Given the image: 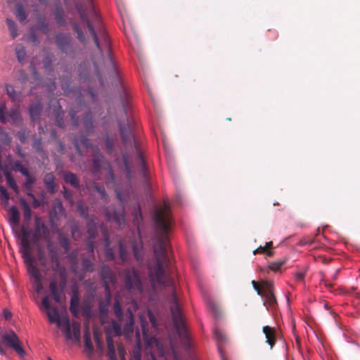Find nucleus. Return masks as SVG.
Here are the masks:
<instances>
[{"label": "nucleus", "instance_id": "0eeeda50", "mask_svg": "<svg viewBox=\"0 0 360 360\" xmlns=\"http://www.w3.org/2000/svg\"><path fill=\"white\" fill-rule=\"evenodd\" d=\"M101 276L103 279V286L105 289V299L108 303L111 300L110 284H115L117 278L115 272L107 264H103L101 269Z\"/></svg>", "mask_w": 360, "mask_h": 360}, {"label": "nucleus", "instance_id": "4be33fe9", "mask_svg": "<svg viewBox=\"0 0 360 360\" xmlns=\"http://www.w3.org/2000/svg\"><path fill=\"white\" fill-rule=\"evenodd\" d=\"M125 316L127 319V322L124 327V330L125 332H132L134 319V314L131 309H127Z\"/></svg>", "mask_w": 360, "mask_h": 360}, {"label": "nucleus", "instance_id": "79ce46f5", "mask_svg": "<svg viewBox=\"0 0 360 360\" xmlns=\"http://www.w3.org/2000/svg\"><path fill=\"white\" fill-rule=\"evenodd\" d=\"M15 51H16V56H17L18 60L20 63H23L25 61V58H26V51L25 50V47L21 46L19 49H16Z\"/></svg>", "mask_w": 360, "mask_h": 360}, {"label": "nucleus", "instance_id": "e2e57ef3", "mask_svg": "<svg viewBox=\"0 0 360 360\" xmlns=\"http://www.w3.org/2000/svg\"><path fill=\"white\" fill-rule=\"evenodd\" d=\"M265 252H266V247H264V246H259V248H257V249H255L253 251L254 255L264 254Z\"/></svg>", "mask_w": 360, "mask_h": 360}, {"label": "nucleus", "instance_id": "bb28decb", "mask_svg": "<svg viewBox=\"0 0 360 360\" xmlns=\"http://www.w3.org/2000/svg\"><path fill=\"white\" fill-rule=\"evenodd\" d=\"M260 285L264 294H269L274 292V284L272 282L267 280H262L260 281Z\"/></svg>", "mask_w": 360, "mask_h": 360}, {"label": "nucleus", "instance_id": "2f4dec72", "mask_svg": "<svg viewBox=\"0 0 360 360\" xmlns=\"http://www.w3.org/2000/svg\"><path fill=\"white\" fill-rule=\"evenodd\" d=\"M87 232L89 235L90 238H95L97 233V228L94 219H91L89 221L87 224Z\"/></svg>", "mask_w": 360, "mask_h": 360}, {"label": "nucleus", "instance_id": "37998d69", "mask_svg": "<svg viewBox=\"0 0 360 360\" xmlns=\"http://www.w3.org/2000/svg\"><path fill=\"white\" fill-rule=\"evenodd\" d=\"M5 89L6 94L12 100L17 98L18 95L13 85L7 84H6Z\"/></svg>", "mask_w": 360, "mask_h": 360}, {"label": "nucleus", "instance_id": "f704fd0d", "mask_svg": "<svg viewBox=\"0 0 360 360\" xmlns=\"http://www.w3.org/2000/svg\"><path fill=\"white\" fill-rule=\"evenodd\" d=\"M82 270L84 272H92L94 271V264L88 258H84L82 262Z\"/></svg>", "mask_w": 360, "mask_h": 360}, {"label": "nucleus", "instance_id": "69168bd1", "mask_svg": "<svg viewBox=\"0 0 360 360\" xmlns=\"http://www.w3.org/2000/svg\"><path fill=\"white\" fill-rule=\"evenodd\" d=\"M304 276H305L304 273L297 272L295 274V280L297 281H302L304 280Z\"/></svg>", "mask_w": 360, "mask_h": 360}, {"label": "nucleus", "instance_id": "a878e982", "mask_svg": "<svg viewBox=\"0 0 360 360\" xmlns=\"http://www.w3.org/2000/svg\"><path fill=\"white\" fill-rule=\"evenodd\" d=\"M84 125L88 133L91 132L94 128L92 115L90 111L85 113L84 117Z\"/></svg>", "mask_w": 360, "mask_h": 360}, {"label": "nucleus", "instance_id": "c85d7f7f", "mask_svg": "<svg viewBox=\"0 0 360 360\" xmlns=\"http://www.w3.org/2000/svg\"><path fill=\"white\" fill-rule=\"evenodd\" d=\"M5 177L7 181V184L9 185V186L16 193H18V186L15 183V181L12 176V174L9 172H5Z\"/></svg>", "mask_w": 360, "mask_h": 360}, {"label": "nucleus", "instance_id": "4c0bfd02", "mask_svg": "<svg viewBox=\"0 0 360 360\" xmlns=\"http://www.w3.org/2000/svg\"><path fill=\"white\" fill-rule=\"evenodd\" d=\"M113 311L116 317L120 321L123 318V312L120 302L116 300L113 304Z\"/></svg>", "mask_w": 360, "mask_h": 360}, {"label": "nucleus", "instance_id": "0e129e2a", "mask_svg": "<svg viewBox=\"0 0 360 360\" xmlns=\"http://www.w3.org/2000/svg\"><path fill=\"white\" fill-rule=\"evenodd\" d=\"M45 257H46L45 253L43 251V250L41 248H38V250H37V258H38V259L39 260L44 259Z\"/></svg>", "mask_w": 360, "mask_h": 360}, {"label": "nucleus", "instance_id": "dca6fc26", "mask_svg": "<svg viewBox=\"0 0 360 360\" xmlns=\"http://www.w3.org/2000/svg\"><path fill=\"white\" fill-rule=\"evenodd\" d=\"M264 300V305L266 307L267 309H275L277 306L276 298L274 292L263 294L261 295Z\"/></svg>", "mask_w": 360, "mask_h": 360}, {"label": "nucleus", "instance_id": "a18cd8bd", "mask_svg": "<svg viewBox=\"0 0 360 360\" xmlns=\"http://www.w3.org/2000/svg\"><path fill=\"white\" fill-rule=\"evenodd\" d=\"M213 335L216 340L219 342H224L226 340V337L224 333L217 328H215L213 330Z\"/></svg>", "mask_w": 360, "mask_h": 360}, {"label": "nucleus", "instance_id": "c9c22d12", "mask_svg": "<svg viewBox=\"0 0 360 360\" xmlns=\"http://www.w3.org/2000/svg\"><path fill=\"white\" fill-rule=\"evenodd\" d=\"M285 260H279V261H276V262H271L268 265L266 271L267 272L269 271V270H271L273 271H277L285 264Z\"/></svg>", "mask_w": 360, "mask_h": 360}, {"label": "nucleus", "instance_id": "f8f14e48", "mask_svg": "<svg viewBox=\"0 0 360 360\" xmlns=\"http://www.w3.org/2000/svg\"><path fill=\"white\" fill-rule=\"evenodd\" d=\"M19 250L25 263H30L32 261H34V258L31 255V244L29 240H20Z\"/></svg>", "mask_w": 360, "mask_h": 360}, {"label": "nucleus", "instance_id": "c03bdc74", "mask_svg": "<svg viewBox=\"0 0 360 360\" xmlns=\"http://www.w3.org/2000/svg\"><path fill=\"white\" fill-rule=\"evenodd\" d=\"M32 147L38 153H44L41 139H37L33 141Z\"/></svg>", "mask_w": 360, "mask_h": 360}, {"label": "nucleus", "instance_id": "5701e85b", "mask_svg": "<svg viewBox=\"0 0 360 360\" xmlns=\"http://www.w3.org/2000/svg\"><path fill=\"white\" fill-rule=\"evenodd\" d=\"M105 214L108 217V219H114L119 225H121L124 222V212H117V211H114L113 214H111L110 210H105Z\"/></svg>", "mask_w": 360, "mask_h": 360}, {"label": "nucleus", "instance_id": "7c9ffc66", "mask_svg": "<svg viewBox=\"0 0 360 360\" xmlns=\"http://www.w3.org/2000/svg\"><path fill=\"white\" fill-rule=\"evenodd\" d=\"M15 10H16V17L18 19V20L20 22L25 21L27 18V14L24 10L23 6L21 4H18L15 6Z\"/></svg>", "mask_w": 360, "mask_h": 360}, {"label": "nucleus", "instance_id": "338daca9", "mask_svg": "<svg viewBox=\"0 0 360 360\" xmlns=\"http://www.w3.org/2000/svg\"><path fill=\"white\" fill-rule=\"evenodd\" d=\"M53 209L54 210H58L59 212H62L64 211V208H63V204H62V202L60 201H59L57 203H56Z\"/></svg>", "mask_w": 360, "mask_h": 360}, {"label": "nucleus", "instance_id": "412c9836", "mask_svg": "<svg viewBox=\"0 0 360 360\" xmlns=\"http://www.w3.org/2000/svg\"><path fill=\"white\" fill-rule=\"evenodd\" d=\"M25 264L27 266V271L34 281L42 278L39 269L34 264V261Z\"/></svg>", "mask_w": 360, "mask_h": 360}, {"label": "nucleus", "instance_id": "b1692460", "mask_svg": "<svg viewBox=\"0 0 360 360\" xmlns=\"http://www.w3.org/2000/svg\"><path fill=\"white\" fill-rule=\"evenodd\" d=\"M37 28L43 33L47 34L49 32V23L45 17L39 16L37 18Z\"/></svg>", "mask_w": 360, "mask_h": 360}, {"label": "nucleus", "instance_id": "a211bd4d", "mask_svg": "<svg viewBox=\"0 0 360 360\" xmlns=\"http://www.w3.org/2000/svg\"><path fill=\"white\" fill-rule=\"evenodd\" d=\"M63 179L65 183L70 184L75 188H79V181L77 176L71 172H67L63 175Z\"/></svg>", "mask_w": 360, "mask_h": 360}, {"label": "nucleus", "instance_id": "8fccbe9b", "mask_svg": "<svg viewBox=\"0 0 360 360\" xmlns=\"http://www.w3.org/2000/svg\"><path fill=\"white\" fill-rule=\"evenodd\" d=\"M33 287L37 293H39L43 289L42 278L34 281Z\"/></svg>", "mask_w": 360, "mask_h": 360}, {"label": "nucleus", "instance_id": "72a5a7b5", "mask_svg": "<svg viewBox=\"0 0 360 360\" xmlns=\"http://www.w3.org/2000/svg\"><path fill=\"white\" fill-rule=\"evenodd\" d=\"M6 24H7V26L11 32V34L12 37L13 38L16 37L18 35V28H17V25H16L15 22L13 20L7 18Z\"/></svg>", "mask_w": 360, "mask_h": 360}, {"label": "nucleus", "instance_id": "1a4fd4ad", "mask_svg": "<svg viewBox=\"0 0 360 360\" xmlns=\"http://www.w3.org/2000/svg\"><path fill=\"white\" fill-rule=\"evenodd\" d=\"M49 233V229L45 225L41 218L36 217L34 219V231L33 233L34 243H38L43 238H46Z\"/></svg>", "mask_w": 360, "mask_h": 360}, {"label": "nucleus", "instance_id": "49530a36", "mask_svg": "<svg viewBox=\"0 0 360 360\" xmlns=\"http://www.w3.org/2000/svg\"><path fill=\"white\" fill-rule=\"evenodd\" d=\"M78 112L77 110H75V109H71L69 112L70 116L71 117L72 124L75 127H77L79 125V118L76 116L77 113Z\"/></svg>", "mask_w": 360, "mask_h": 360}, {"label": "nucleus", "instance_id": "423d86ee", "mask_svg": "<svg viewBox=\"0 0 360 360\" xmlns=\"http://www.w3.org/2000/svg\"><path fill=\"white\" fill-rule=\"evenodd\" d=\"M122 281L125 288L131 293L142 292V283L134 269L127 268L122 272Z\"/></svg>", "mask_w": 360, "mask_h": 360}, {"label": "nucleus", "instance_id": "09e8293b", "mask_svg": "<svg viewBox=\"0 0 360 360\" xmlns=\"http://www.w3.org/2000/svg\"><path fill=\"white\" fill-rule=\"evenodd\" d=\"M9 116L11 120L16 122L21 120V117L19 112L17 110H12L9 112Z\"/></svg>", "mask_w": 360, "mask_h": 360}, {"label": "nucleus", "instance_id": "aec40b11", "mask_svg": "<svg viewBox=\"0 0 360 360\" xmlns=\"http://www.w3.org/2000/svg\"><path fill=\"white\" fill-rule=\"evenodd\" d=\"M53 14L56 22L59 25H63L65 22V13L61 5L58 4L56 6Z\"/></svg>", "mask_w": 360, "mask_h": 360}, {"label": "nucleus", "instance_id": "f3484780", "mask_svg": "<svg viewBox=\"0 0 360 360\" xmlns=\"http://www.w3.org/2000/svg\"><path fill=\"white\" fill-rule=\"evenodd\" d=\"M42 110V104L37 101L30 104L29 113L32 120H37Z\"/></svg>", "mask_w": 360, "mask_h": 360}, {"label": "nucleus", "instance_id": "4d7b16f0", "mask_svg": "<svg viewBox=\"0 0 360 360\" xmlns=\"http://www.w3.org/2000/svg\"><path fill=\"white\" fill-rule=\"evenodd\" d=\"M21 233H22L21 240H29L30 233H29L27 229L25 226H22Z\"/></svg>", "mask_w": 360, "mask_h": 360}, {"label": "nucleus", "instance_id": "13d9d810", "mask_svg": "<svg viewBox=\"0 0 360 360\" xmlns=\"http://www.w3.org/2000/svg\"><path fill=\"white\" fill-rule=\"evenodd\" d=\"M208 304H209V307L212 309V312L216 316H217L219 313V309L218 306L212 302H210Z\"/></svg>", "mask_w": 360, "mask_h": 360}, {"label": "nucleus", "instance_id": "864d4df0", "mask_svg": "<svg viewBox=\"0 0 360 360\" xmlns=\"http://www.w3.org/2000/svg\"><path fill=\"white\" fill-rule=\"evenodd\" d=\"M27 195L32 198V205L34 208H37L40 206V202L37 200L32 192H27Z\"/></svg>", "mask_w": 360, "mask_h": 360}, {"label": "nucleus", "instance_id": "5fc2aeb1", "mask_svg": "<svg viewBox=\"0 0 360 360\" xmlns=\"http://www.w3.org/2000/svg\"><path fill=\"white\" fill-rule=\"evenodd\" d=\"M251 283H252V287L254 288L255 290L257 292V294L261 296L262 295L264 294L263 291H262V286L260 285V283H258L255 281H252Z\"/></svg>", "mask_w": 360, "mask_h": 360}, {"label": "nucleus", "instance_id": "bf43d9fd", "mask_svg": "<svg viewBox=\"0 0 360 360\" xmlns=\"http://www.w3.org/2000/svg\"><path fill=\"white\" fill-rule=\"evenodd\" d=\"M43 65L44 68L49 69L51 66V59L49 56H46L43 60Z\"/></svg>", "mask_w": 360, "mask_h": 360}, {"label": "nucleus", "instance_id": "ddd939ff", "mask_svg": "<svg viewBox=\"0 0 360 360\" xmlns=\"http://www.w3.org/2000/svg\"><path fill=\"white\" fill-rule=\"evenodd\" d=\"M79 290L77 286H74L72 288V296L70 299V310L72 315L75 317H77L79 314Z\"/></svg>", "mask_w": 360, "mask_h": 360}, {"label": "nucleus", "instance_id": "39448f33", "mask_svg": "<svg viewBox=\"0 0 360 360\" xmlns=\"http://www.w3.org/2000/svg\"><path fill=\"white\" fill-rule=\"evenodd\" d=\"M41 304L45 308L49 320L51 323H56L58 327L65 328V335L67 340L75 342L79 341L81 325L77 321H72L71 323L69 319L65 317L61 319L57 307H51L48 296L43 297Z\"/></svg>", "mask_w": 360, "mask_h": 360}, {"label": "nucleus", "instance_id": "473e14b6", "mask_svg": "<svg viewBox=\"0 0 360 360\" xmlns=\"http://www.w3.org/2000/svg\"><path fill=\"white\" fill-rule=\"evenodd\" d=\"M64 112L62 110L61 106H58V112L56 115L55 122L56 124L60 128H64L63 120Z\"/></svg>", "mask_w": 360, "mask_h": 360}, {"label": "nucleus", "instance_id": "6ab92c4d", "mask_svg": "<svg viewBox=\"0 0 360 360\" xmlns=\"http://www.w3.org/2000/svg\"><path fill=\"white\" fill-rule=\"evenodd\" d=\"M10 212V217H9V223L11 226L13 228L18 225L20 221V214L15 206H11L9 208Z\"/></svg>", "mask_w": 360, "mask_h": 360}, {"label": "nucleus", "instance_id": "7ed1b4c3", "mask_svg": "<svg viewBox=\"0 0 360 360\" xmlns=\"http://www.w3.org/2000/svg\"><path fill=\"white\" fill-rule=\"evenodd\" d=\"M81 22L71 21V27L80 43H85L91 37L95 45H112V40L103 26L91 0H84V4L77 3Z\"/></svg>", "mask_w": 360, "mask_h": 360}, {"label": "nucleus", "instance_id": "9d476101", "mask_svg": "<svg viewBox=\"0 0 360 360\" xmlns=\"http://www.w3.org/2000/svg\"><path fill=\"white\" fill-rule=\"evenodd\" d=\"M93 168L92 172L99 174L102 168H106L110 164L103 155L98 150H95L92 155Z\"/></svg>", "mask_w": 360, "mask_h": 360}, {"label": "nucleus", "instance_id": "e433bc0d", "mask_svg": "<svg viewBox=\"0 0 360 360\" xmlns=\"http://www.w3.org/2000/svg\"><path fill=\"white\" fill-rule=\"evenodd\" d=\"M95 191H96L101 196V198L104 201L108 202V196L105 192V188L103 186H99L97 184H94L93 186Z\"/></svg>", "mask_w": 360, "mask_h": 360}, {"label": "nucleus", "instance_id": "f03ea898", "mask_svg": "<svg viewBox=\"0 0 360 360\" xmlns=\"http://www.w3.org/2000/svg\"><path fill=\"white\" fill-rule=\"evenodd\" d=\"M96 57L93 58L94 66L96 69L101 64L106 70L109 78L112 83L120 89V96L123 112L127 117V123H122L119 121L120 133L122 137V143L126 149L131 150L122 153L123 162L125 167L127 176L129 179L131 178V167L130 159L134 158L136 163L141 169V174L147 181V167L143 158V155L139 146L134 139L132 133L131 127L129 124L128 117V110H129V95L127 91L124 86L116 63L113 59L112 51L111 46H96Z\"/></svg>", "mask_w": 360, "mask_h": 360}, {"label": "nucleus", "instance_id": "9b49d317", "mask_svg": "<svg viewBox=\"0 0 360 360\" xmlns=\"http://www.w3.org/2000/svg\"><path fill=\"white\" fill-rule=\"evenodd\" d=\"M101 231L102 233L103 237L104 238L105 243V258L108 260H114L115 258V255L113 252L112 248L110 247V236L108 234V231L107 228L102 224L101 226Z\"/></svg>", "mask_w": 360, "mask_h": 360}, {"label": "nucleus", "instance_id": "774afa93", "mask_svg": "<svg viewBox=\"0 0 360 360\" xmlns=\"http://www.w3.org/2000/svg\"><path fill=\"white\" fill-rule=\"evenodd\" d=\"M117 349H118V352H119V354H120V357L122 358V360H124V353H125V351H124V349L123 346L120 345L118 347Z\"/></svg>", "mask_w": 360, "mask_h": 360}, {"label": "nucleus", "instance_id": "052dcab7", "mask_svg": "<svg viewBox=\"0 0 360 360\" xmlns=\"http://www.w3.org/2000/svg\"><path fill=\"white\" fill-rule=\"evenodd\" d=\"M108 356L110 359L115 360L116 359L115 348L108 349Z\"/></svg>", "mask_w": 360, "mask_h": 360}, {"label": "nucleus", "instance_id": "603ef678", "mask_svg": "<svg viewBox=\"0 0 360 360\" xmlns=\"http://www.w3.org/2000/svg\"><path fill=\"white\" fill-rule=\"evenodd\" d=\"M108 172V180L109 182H113L115 180V176L113 173V170L110 164H108V167L105 168Z\"/></svg>", "mask_w": 360, "mask_h": 360}, {"label": "nucleus", "instance_id": "6e6d98bb", "mask_svg": "<svg viewBox=\"0 0 360 360\" xmlns=\"http://www.w3.org/2000/svg\"><path fill=\"white\" fill-rule=\"evenodd\" d=\"M0 198L1 200H3V199L9 200V198H10L9 194H8V191H6V189L3 186H1V185H0Z\"/></svg>", "mask_w": 360, "mask_h": 360}, {"label": "nucleus", "instance_id": "393cba45", "mask_svg": "<svg viewBox=\"0 0 360 360\" xmlns=\"http://www.w3.org/2000/svg\"><path fill=\"white\" fill-rule=\"evenodd\" d=\"M80 145H82L83 146H84L86 148L91 147V143H90L89 139L86 138V136H82L79 140L76 139L75 141V148H76L77 152L80 155H82V153H81V150L79 148Z\"/></svg>", "mask_w": 360, "mask_h": 360}, {"label": "nucleus", "instance_id": "ea45409f", "mask_svg": "<svg viewBox=\"0 0 360 360\" xmlns=\"http://www.w3.org/2000/svg\"><path fill=\"white\" fill-rule=\"evenodd\" d=\"M59 242L62 248L65 252L70 250V240L67 236L63 234L59 235Z\"/></svg>", "mask_w": 360, "mask_h": 360}, {"label": "nucleus", "instance_id": "680f3d73", "mask_svg": "<svg viewBox=\"0 0 360 360\" xmlns=\"http://www.w3.org/2000/svg\"><path fill=\"white\" fill-rule=\"evenodd\" d=\"M106 342H107L108 349H114L115 348V346H114V344H113V340H112V338L110 336H108L107 337Z\"/></svg>", "mask_w": 360, "mask_h": 360}, {"label": "nucleus", "instance_id": "cd10ccee", "mask_svg": "<svg viewBox=\"0 0 360 360\" xmlns=\"http://www.w3.org/2000/svg\"><path fill=\"white\" fill-rule=\"evenodd\" d=\"M26 177V180L24 182V186L27 192H32V185L36 181V178L34 176L30 175V172H27V175H24Z\"/></svg>", "mask_w": 360, "mask_h": 360}, {"label": "nucleus", "instance_id": "20e7f679", "mask_svg": "<svg viewBox=\"0 0 360 360\" xmlns=\"http://www.w3.org/2000/svg\"><path fill=\"white\" fill-rule=\"evenodd\" d=\"M47 250L51 262V269L58 274L60 281H58L56 276H53L49 282V290L54 301L61 304L65 299V289L67 285V274L65 268L60 265L59 255L56 248L51 245L50 239L48 240Z\"/></svg>", "mask_w": 360, "mask_h": 360}, {"label": "nucleus", "instance_id": "a19ab883", "mask_svg": "<svg viewBox=\"0 0 360 360\" xmlns=\"http://www.w3.org/2000/svg\"><path fill=\"white\" fill-rule=\"evenodd\" d=\"M13 169L15 172H19L22 175H27L28 169L24 167L20 161H15L14 162Z\"/></svg>", "mask_w": 360, "mask_h": 360}, {"label": "nucleus", "instance_id": "4468645a", "mask_svg": "<svg viewBox=\"0 0 360 360\" xmlns=\"http://www.w3.org/2000/svg\"><path fill=\"white\" fill-rule=\"evenodd\" d=\"M56 181V177L52 173H47L44 175V184L51 194L55 193L57 191V184Z\"/></svg>", "mask_w": 360, "mask_h": 360}, {"label": "nucleus", "instance_id": "f257e3e1", "mask_svg": "<svg viewBox=\"0 0 360 360\" xmlns=\"http://www.w3.org/2000/svg\"><path fill=\"white\" fill-rule=\"evenodd\" d=\"M155 224V236L153 244L155 256L154 264H148L149 275L151 280L158 284L172 287L170 310L174 326L181 339V342L186 350L192 347L186 328L181 316V308L174 288V281L170 274L173 272L169 258L170 243L169 231L171 222L169 205L164 202L162 207L155 209L153 214Z\"/></svg>", "mask_w": 360, "mask_h": 360}, {"label": "nucleus", "instance_id": "de8ad7c7", "mask_svg": "<svg viewBox=\"0 0 360 360\" xmlns=\"http://www.w3.org/2000/svg\"><path fill=\"white\" fill-rule=\"evenodd\" d=\"M106 149L108 153H111L114 150V140L112 138L107 137L105 140Z\"/></svg>", "mask_w": 360, "mask_h": 360}, {"label": "nucleus", "instance_id": "6e6552de", "mask_svg": "<svg viewBox=\"0 0 360 360\" xmlns=\"http://www.w3.org/2000/svg\"><path fill=\"white\" fill-rule=\"evenodd\" d=\"M2 341L13 348L20 356L25 355V352L20 345V340L13 330L1 335Z\"/></svg>", "mask_w": 360, "mask_h": 360}, {"label": "nucleus", "instance_id": "3c124183", "mask_svg": "<svg viewBox=\"0 0 360 360\" xmlns=\"http://www.w3.org/2000/svg\"><path fill=\"white\" fill-rule=\"evenodd\" d=\"M5 105L1 104L0 105V122L3 124H6L7 122L6 115H5Z\"/></svg>", "mask_w": 360, "mask_h": 360}, {"label": "nucleus", "instance_id": "2eb2a0df", "mask_svg": "<svg viewBox=\"0 0 360 360\" xmlns=\"http://www.w3.org/2000/svg\"><path fill=\"white\" fill-rule=\"evenodd\" d=\"M263 333L265 335L266 341L269 345L271 348H273L276 342V330L274 328L266 326L263 327Z\"/></svg>", "mask_w": 360, "mask_h": 360}, {"label": "nucleus", "instance_id": "58836bf2", "mask_svg": "<svg viewBox=\"0 0 360 360\" xmlns=\"http://www.w3.org/2000/svg\"><path fill=\"white\" fill-rule=\"evenodd\" d=\"M119 250L122 263H124L127 260L128 252L122 240H119Z\"/></svg>", "mask_w": 360, "mask_h": 360}, {"label": "nucleus", "instance_id": "c756f323", "mask_svg": "<svg viewBox=\"0 0 360 360\" xmlns=\"http://www.w3.org/2000/svg\"><path fill=\"white\" fill-rule=\"evenodd\" d=\"M21 205L22 206L24 219L30 221L32 217V210L30 205L25 200H21Z\"/></svg>", "mask_w": 360, "mask_h": 360}]
</instances>
